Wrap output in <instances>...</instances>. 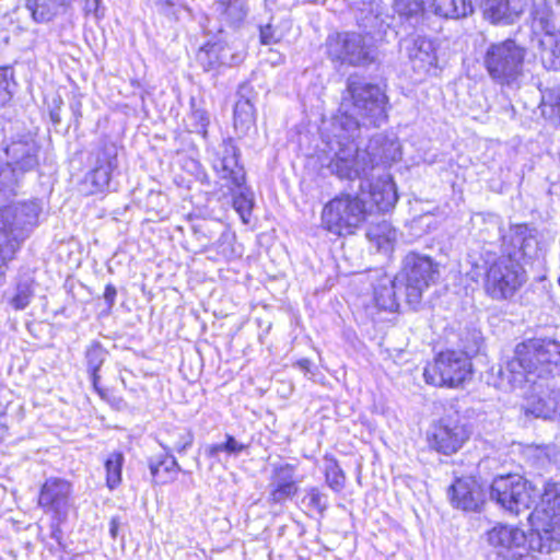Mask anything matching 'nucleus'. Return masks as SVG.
Here are the masks:
<instances>
[{
	"label": "nucleus",
	"instance_id": "c03bdc74",
	"mask_svg": "<svg viewBox=\"0 0 560 560\" xmlns=\"http://www.w3.org/2000/svg\"><path fill=\"white\" fill-rule=\"evenodd\" d=\"M303 503L307 508L318 512L319 514H324L328 506L326 494L320 492L319 489L316 487H312L306 490V494L303 498Z\"/></svg>",
	"mask_w": 560,
	"mask_h": 560
},
{
	"label": "nucleus",
	"instance_id": "4d7b16f0",
	"mask_svg": "<svg viewBox=\"0 0 560 560\" xmlns=\"http://www.w3.org/2000/svg\"><path fill=\"white\" fill-rule=\"evenodd\" d=\"M217 1L226 9L235 0H217Z\"/></svg>",
	"mask_w": 560,
	"mask_h": 560
},
{
	"label": "nucleus",
	"instance_id": "0eeeda50",
	"mask_svg": "<svg viewBox=\"0 0 560 560\" xmlns=\"http://www.w3.org/2000/svg\"><path fill=\"white\" fill-rule=\"evenodd\" d=\"M332 139L328 142L332 156L327 168L340 179H368L372 173L365 148L361 149L355 140L360 135L347 136L331 126ZM345 133H347L345 131Z\"/></svg>",
	"mask_w": 560,
	"mask_h": 560
},
{
	"label": "nucleus",
	"instance_id": "a878e982",
	"mask_svg": "<svg viewBox=\"0 0 560 560\" xmlns=\"http://www.w3.org/2000/svg\"><path fill=\"white\" fill-rule=\"evenodd\" d=\"M366 237L376 247L377 252L388 255L394 250L397 232L388 221L382 220L370 224Z\"/></svg>",
	"mask_w": 560,
	"mask_h": 560
},
{
	"label": "nucleus",
	"instance_id": "6e6d98bb",
	"mask_svg": "<svg viewBox=\"0 0 560 560\" xmlns=\"http://www.w3.org/2000/svg\"><path fill=\"white\" fill-rule=\"evenodd\" d=\"M50 118L52 120L54 124H58L60 121V116L57 112H51L50 113Z\"/></svg>",
	"mask_w": 560,
	"mask_h": 560
},
{
	"label": "nucleus",
	"instance_id": "c756f323",
	"mask_svg": "<svg viewBox=\"0 0 560 560\" xmlns=\"http://www.w3.org/2000/svg\"><path fill=\"white\" fill-rule=\"evenodd\" d=\"M106 357L107 351L98 341H93L85 350L88 371L91 375L93 386L96 389L100 380L98 371L106 360Z\"/></svg>",
	"mask_w": 560,
	"mask_h": 560
},
{
	"label": "nucleus",
	"instance_id": "de8ad7c7",
	"mask_svg": "<svg viewBox=\"0 0 560 560\" xmlns=\"http://www.w3.org/2000/svg\"><path fill=\"white\" fill-rule=\"evenodd\" d=\"M430 215L429 213H423L417 215L409 224L410 235L413 237H420L422 234L427 233L428 228L430 225L429 222Z\"/></svg>",
	"mask_w": 560,
	"mask_h": 560
},
{
	"label": "nucleus",
	"instance_id": "37998d69",
	"mask_svg": "<svg viewBox=\"0 0 560 560\" xmlns=\"http://www.w3.org/2000/svg\"><path fill=\"white\" fill-rule=\"evenodd\" d=\"M14 71L10 67H0V107L4 106L13 95Z\"/></svg>",
	"mask_w": 560,
	"mask_h": 560
},
{
	"label": "nucleus",
	"instance_id": "f8f14e48",
	"mask_svg": "<svg viewBox=\"0 0 560 560\" xmlns=\"http://www.w3.org/2000/svg\"><path fill=\"white\" fill-rule=\"evenodd\" d=\"M37 503L45 514L51 516L54 526L59 527L73 509L72 485L58 477L46 479L40 487ZM57 532H60L59 528L54 530V536Z\"/></svg>",
	"mask_w": 560,
	"mask_h": 560
},
{
	"label": "nucleus",
	"instance_id": "5fc2aeb1",
	"mask_svg": "<svg viewBox=\"0 0 560 560\" xmlns=\"http://www.w3.org/2000/svg\"><path fill=\"white\" fill-rule=\"evenodd\" d=\"M244 223H248L253 212H237Z\"/></svg>",
	"mask_w": 560,
	"mask_h": 560
},
{
	"label": "nucleus",
	"instance_id": "a18cd8bd",
	"mask_svg": "<svg viewBox=\"0 0 560 560\" xmlns=\"http://www.w3.org/2000/svg\"><path fill=\"white\" fill-rule=\"evenodd\" d=\"M33 298V290L30 283L23 282L16 285L14 295L10 300V304L15 310H24Z\"/></svg>",
	"mask_w": 560,
	"mask_h": 560
},
{
	"label": "nucleus",
	"instance_id": "423d86ee",
	"mask_svg": "<svg viewBox=\"0 0 560 560\" xmlns=\"http://www.w3.org/2000/svg\"><path fill=\"white\" fill-rule=\"evenodd\" d=\"M240 151L233 139H223L211 150V164L217 175L225 180L232 195L234 210H253L254 194L244 186L245 171L238 163Z\"/></svg>",
	"mask_w": 560,
	"mask_h": 560
},
{
	"label": "nucleus",
	"instance_id": "864d4df0",
	"mask_svg": "<svg viewBox=\"0 0 560 560\" xmlns=\"http://www.w3.org/2000/svg\"><path fill=\"white\" fill-rule=\"evenodd\" d=\"M101 0H86V7L89 11H97V5Z\"/></svg>",
	"mask_w": 560,
	"mask_h": 560
},
{
	"label": "nucleus",
	"instance_id": "680f3d73",
	"mask_svg": "<svg viewBox=\"0 0 560 560\" xmlns=\"http://www.w3.org/2000/svg\"><path fill=\"white\" fill-rule=\"evenodd\" d=\"M558 283L560 284V278L558 279Z\"/></svg>",
	"mask_w": 560,
	"mask_h": 560
},
{
	"label": "nucleus",
	"instance_id": "bf43d9fd",
	"mask_svg": "<svg viewBox=\"0 0 560 560\" xmlns=\"http://www.w3.org/2000/svg\"><path fill=\"white\" fill-rule=\"evenodd\" d=\"M34 208H35V209H38V210H42L43 206H42V205H38V203H34Z\"/></svg>",
	"mask_w": 560,
	"mask_h": 560
},
{
	"label": "nucleus",
	"instance_id": "9d476101",
	"mask_svg": "<svg viewBox=\"0 0 560 560\" xmlns=\"http://www.w3.org/2000/svg\"><path fill=\"white\" fill-rule=\"evenodd\" d=\"M470 359L462 352L448 350L436 355L423 371L424 381L439 387H459L471 377Z\"/></svg>",
	"mask_w": 560,
	"mask_h": 560
},
{
	"label": "nucleus",
	"instance_id": "49530a36",
	"mask_svg": "<svg viewBox=\"0 0 560 560\" xmlns=\"http://www.w3.org/2000/svg\"><path fill=\"white\" fill-rule=\"evenodd\" d=\"M423 0H394L395 11L405 16H416L423 11Z\"/></svg>",
	"mask_w": 560,
	"mask_h": 560
},
{
	"label": "nucleus",
	"instance_id": "8fccbe9b",
	"mask_svg": "<svg viewBox=\"0 0 560 560\" xmlns=\"http://www.w3.org/2000/svg\"><path fill=\"white\" fill-rule=\"evenodd\" d=\"M116 295H117V290H116L115 285L108 283L105 287V291H104V300H105L108 308H112L114 306Z\"/></svg>",
	"mask_w": 560,
	"mask_h": 560
},
{
	"label": "nucleus",
	"instance_id": "4c0bfd02",
	"mask_svg": "<svg viewBox=\"0 0 560 560\" xmlns=\"http://www.w3.org/2000/svg\"><path fill=\"white\" fill-rule=\"evenodd\" d=\"M71 0H35V7H31L32 15L37 22L49 21L62 5Z\"/></svg>",
	"mask_w": 560,
	"mask_h": 560
},
{
	"label": "nucleus",
	"instance_id": "79ce46f5",
	"mask_svg": "<svg viewBox=\"0 0 560 560\" xmlns=\"http://www.w3.org/2000/svg\"><path fill=\"white\" fill-rule=\"evenodd\" d=\"M325 478L330 489L339 492L343 489L346 477L337 460L326 459Z\"/></svg>",
	"mask_w": 560,
	"mask_h": 560
},
{
	"label": "nucleus",
	"instance_id": "7ed1b4c3",
	"mask_svg": "<svg viewBox=\"0 0 560 560\" xmlns=\"http://www.w3.org/2000/svg\"><path fill=\"white\" fill-rule=\"evenodd\" d=\"M387 96L377 85L351 75L347 80L338 113L331 126L347 136L361 135L366 126L378 127L387 119Z\"/></svg>",
	"mask_w": 560,
	"mask_h": 560
},
{
	"label": "nucleus",
	"instance_id": "052dcab7",
	"mask_svg": "<svg viewBox=\"0 0 560 560\" xmlns=\"http://www.w3.org/2000/svg\"><path fill=\"white\" fill-rule=\"evenodd\" d=\"M557 114L560 116V103L557 105Z\"/></svg>",
	"mask_w": 560,
	"mask_h": 560
},
{
	"label": "nucleus",
	"instance_id": "412c9836",
	"mask_svg": "<svg viewBox=\"0 0 560 560\" xmlns=\"http://www.w3.org/2000/svg\"><path fill=\"white\" fill-rule=\"evenodd\" d=\"M371 281L376 306L380 310L396 312L399 307L396 291L399 281L396 277L393 279L383 270H375L371 275Z\"/></svg>",
	"mask_w": 560,
	"mask_h": 560
},
{
	"label": "nucleus",
	"instance_id": "3c124183",
	"mask_svg": "<svg viewBox=\"0 0 560 560\" xmlns=\"http://www.w3.org/2000/svg\"><path fill=\"white\" fill-rule=\"evenodd\" d=\"M119 527H120L119 518L112 517L110 523H109V534H110L112 538H116L118 536Z\"/></svg>",
	"mask_w": 560,
	"mask_h": 560
},
{
	"label": "nucleus",
	"instance_id": "aec40b11",
	"mask_svg": "<svg viewBox=\"0 0 560 560\" xmlns=\"http://www.w3.org/2000/svg\"><path fill=\"white\" fill-rule=\"evenodd\" d=\"M526 399L525 410L537 418L551 419L558 410V401L546 386V381L540 385L523 388Z\"/></svg>",
	"mask_w": 560,
	"mask_h": 560
},
{
	"label": "nucleus",
	"instance_id": "e433bc0d",
	"mask_svg": "<svg viewBox=\"0 0 560 560\" xmlns=\"http://www.w3.org/2000/svg\"><path fill=\"white\" fill-rule=\"evenodd\" d=\"M168 440L163 442L164 445H168L172 450L178 453H184L188 447L192 445L194 434L187 428H172L166 430Z\"/></svg>",
	"mask_w": 560,
	"mask_h": 560
},
{
	"label": "nucleus",
	"instance_id": "ea45409f",
	"mask_svg": "<svg viewBox=\"0 0 560 560\" xmlns=\"http://www.w3.org/2000/svg\"><path fill=\"white\" fill-rule=\"evenodd\" d=\"M114 170H109L108 166L94 165L93 168L85 175V184H90L94 191H101L108 187L110 175Z\"/></svg>",
	"mask_w": 560,
	"mask_h": 560
},
{
	"label": "nucleus",
	"instance_id": "7c9ffc66",
	"mask_svg": "<svg viewBox=\"0 0 560 560\" xmlns=\"http://www.w3.org/2000/svg\"><path fill=\"white\" fill-rule=\"evenodd\" d=\"M371 197L377 210H390L396 206L398 200L397 190L392 180L374 186L371 191Z\"/></svg>",
	"mask_w": 560,
	"mask_h": 560
},
{
	"label": "nucleus",
	"instance_id": "1a4fd4ad",
	"mask_svg": "<svg viewBox=\"0 0 560 560\" xmlns=\"http://www.w3.org/2000/svg\"><path fill=\"white\" fill-rule=\"evenodd\" d=\"M490 498L505 511L518 515L536 504L538 490L520 475H501L492 480Z\"/></svg>",
	"mask_w": 560,
	"mask_h": 560
},
{
	"label": "nucleus",
	"instance_id": "a19ab883",
	"mask_svg": "<svg viewBox=\"0 0 560 560\" xmlns=\"http://www.w3.org/2000/svg\"><path fill=\"white\" fill-rule=\"evenodd\" d=\"M189 130L201 135L203 138L207 137L208 126L210 124V117L207 110L196 107L195 103L191 102V113L188 117Z\"/></svg>",
	"mask_w": 560,
	"mask_h": 560
},
{
	"label": "nucleus",
	"instance_id": "cd10ccee",
	"mask_svg": "<svg viewBox=\"0 0 560 560\" xmlns=\"http://www.w3.org/2000/svg\"><path fill=\"white\" fill-rule=\"evenodd\" d=\"M434 12L438 15L458 19L474 12L472 0H431Z\"/></svg>",
	"mask_w": 560,
	"mask_h": 560
},
{
	"label": "nucleus",
	"instance_id": "a211bd4d",
	"mask_svg": "<svg viewBox=\"0 0 560 560\" xmlns=\"http://www.w3.org/2000/svg\"><path fill=\"white\" fill-rule=\"evenodd\" d=\"M7 163L22 176L38 165V145L32 138L12 141L5 147Z\"/></svg>",
	"mask_w": 560,
	"mask_h": 560
},
{
	"label": "nucleus",
	"instance_id": "72a5a7b5",
	"mask_svg": "<svg viewBox=\"0 0 560 560\" xmlns=\"http://www.w3.org/2000/svg\"><path fill=\"white\" fill-rule=\"evenodd\" d=\"M483 338L481 331L476 328H466L459 336V346L463 354L468 359L478 354L481 350Z\"/></svg>",
	"mask_w": 560,
	"mask_h": 560
},
{
	"label": "nucleus",
	"instance_id": "2eb2a0df",
	"mask_svg": "<svg viewBox=\"0 0 560 560\" xmlns=\"http://www.w3.org/2000/svg\"><path fill=\"white\" fill-rule=\"evenodd\" d=\"M371 173L375 168H387L401 158V147L397 137L376 133L365 145Z\"/></svg>",
	"mask_w": 560,
	"mask_h": 560
},
{
	"label": "nucleus",
	"instance_id": "f257e3e1",
	"mask_svg": "<svg viewBox=\"0 0 560 560\" xmlns=\"http://www.w3.org/2000/svg\"><path fill=\"white\" fill-rule=\"evenodd\" d=\"M537 246L526 224L511 226L502 236L501 254L490 262L483 288L488 296L495 301L511 300L527 281L524 260Z\"/></svg>",
	"mask_w": 560,
	"mask_h": 560
},
{
	"label": "nucleus",
	"instance_id": "c9c22d12",
	"mask_svg": "<svg viewBox=\"0 0 560 560\" xmlns=\"http://www.w3.org/2000/svg\"><path fill=\"white\" fill-rule=\"evenodd\" d=\"M124 460V454L118 451L110 453L106 458V482L109 489H115L118 485H120Z\"/></svg>",
	"mask_w": 560,
	"mask_h": 560
},
{
	"label": "nucleus",
	"instance_id": "f3484780",
	"mask_svg": "<svg viewBox=\"0 0 560 560\" xmlns=\"http://www.w3.org/2000/svg\"><path fill=\"white\" fill-rule=\"evenodd\" d=\"M269 497L272 503H283L292 499L299 490L295 467L291 464L275 465L270 476Z\"/></svg>",
	"mask_w": 560,
	"mask_h": 560
},
{
	"label": "nucleus",
	"instance_id": "4468645a",
	"mask_svg": "<svg viewBox=\"0 0 560 560\" xmlns=\"http://www.w3.org/2000/svg\"><path fill=\"white\" fill-rule=\"evenodd\" d=\"M400 50L408 58L413 71L420 77L436 70V51L430 38L419 34L408 35L400 40Z\"/></svg>",
	"mask_w": 560,
	"mask_h": 560
},
{
	"label": "nucleus",
	"instance_id": "6e6552de",
	"mask_svg": "<svg viewBox=\"0 0 560 560\" xmlns=\"http://www.w3.org/2000/svg\"><path fill=\"white\" fill-rule=\"evenodd\" d=\"M439 277L438 262L428 255L411 250L402 258L396 279L405 287L406 302L416 307L421 302L423 292L434 284Z\"/></svg>",
	"mask_w": 560,
	"mask_h": 560
},
{
	"label": "nucleus",
	"instance_id": "f704fd0d",
	"mask_svg": "<svg viewBox=\"0 0 560 560\" xmlns=\"http://www.w3.org/2000/svg\"><path fill=\"white\" fill-rule=\"evenodd\" d=\"M117 154L118 148L114 142L102 140L93 153L95 159L94 165L108 166L109 170H115L117 167Z\"/></svg>",
	"mask_w": 560,
	"mask_h": 560
},
{
	"label": "nucleus",
	"instance_id": "6ab92c4d",
	"mask_svg": "<svg viewBox=\"0 0 560 560\" xmlns=\"http://www.w3.org/2000/svg\"><path fill=\"white\" fill-rule=\"evenodd\" d=\"M451 502L463 511H478L485 502V492L474 478H459L450 488Z\"/></svg>",
	"mask_w": 560,
	"mask_h": 560
},
{
	"label": "nucleus",
	"instance_id": "603ef678",
	"mask_svg": "<svg viewBox=\"0 0 560 560\" xmlns=\"http://www.w3.org/2000/svg\"><path fill=\"white\" fill-rule=\"evenodd\" d=\"M296 364L304 372L311 371L312 362L308 359H302Z\"/></svg>",
	"mask_w": 560,
	"mask_h": 560
},
{
	"label": "nucleus",
	"instance_id": "dca6fc26",
	"mask_svg": "<svg viewBox=\"0 0 560 560\" xmlns=\"http://www.w3.org/2000/svg\"><path fill=\"white\" fill-rule=\"evenodd\" d=\"M488 542L492 547L488 553H498L502 558H510L511 553L525 550L526 535L524 530L508 525H497L487 534Z\"/></svg>",
	"mask_w": 560,
	"mask_h": 560
},
{
	"label": "nucleus",
	"instance_id": "4be33fe9",
	"mask_svg": "<svg viewBox=\"0 0 560 560\" xmlns=\"http://www.w3.org/2000/svg\"><path fill=\"white\" fill-rule=\"evenodd\" d=\"M366 212H322V224L338 236L353 234L365 220Z\"/></svg>",
	"mask_w": 560,
	"mask_h": 560
},
{
	"label": "nucleus",
	"instance_id": "ddd939ff",
	"mask_svg": "<svg viewBox=\"0 0 560 560\" xmlns=\"http://www.w3.org/2000/svg\"><path fill=\"white\" fill-rule=\"evenodd\" d=\"M469 430L458 419L451 417L441 419L428 434L431 448L444 455L456 453L469 438Z\"/></svg>",
	"mask_w": 560,
	"mask_h": 560
},
{
	"label": "nucleus",
	"instance_id": "c85d7f7f",
	"mask_svg": "<svg viewBox=\"0 0 560 560\" xmlns=\"http://www.w3.org/2000/svg\"><path fill=\"white\" fill-rule=\"evenodd\" d=\"M540 506L542 512L552 523H558L560 516V488L558 483L547 482L544 492L540 494Z\"/></svg>",
	"mask_w": 560,
	"mask_h": 560
},
{
	"label": "nucleus",
	"instance_id": "b1692460",
	"mask_svg": "<svg viewBox=\"0 0 560 560\" xmlns=\"http://www.w3.org/2000/svg\"><path fill=\"white\" fill-rule=\"evenodd\" d=\"M160 445L165 451V454L151 458L149 469L158 482L166 485L176 480L177 474L182 471V468L172 455L171 447L164 445L163 441H160Z\"/></svg>",
	"mask_w": 560,
	"mask_h": 560
},
{
	"label": "nucleus",
	"instance_id": "473e14b6",
	"mask_svg": "<svg viewBox=\"0 0 560 560\" xmlns=\"http://www.w3.org/2000/svg\"><path fill=\"white\" fill-rule=\"evenodd\" d=\"M247 446V444L237 441L233 435L226 434L224 442L208 445L206 447V454L210 458H219V455L222 452L230 456H237L246 450Z\"/></svg>",
	"mask_w": 560,
	"mask_h": 560
},
{
	"label": "nucleus",
	"instance_id": "2f4dec72",
	"mask_svg": "<svg viewBox=\"0 0 560 560\" xmlns=\"http://www.w3.org/2000/svg\"><path fill=\"white\" fill-rule=\"evenodd\" d=\"M248 91L247 84H242L238 89V96L240 98L235 103L234 106V121L235 125L237 124H249L254 120L255 116V108L250 100L246 96V93Z\"/></svg>",
	"mask_w": 560,
	"mask_h": 560
},
{
	"label": "nucleus",
	"instance_id": "f03ea898",
	"mask_svg": "<svg viewBox=\"0 0 560 560\" xmlns=\"http://www.w3.org/2000/svg\"><path fill=\"white\" fill-rule=\"evenodd\" d=\"M560 365V342L530 338L515 346L514 357L498 371L495 386L504 392L540 385Z\"/></svg>",
	"mask_w": 560,
	"mask_h": 560
},
{
	"label": "nucleus",
	"instance_id": "09e8293b",
	"mask_svg": "<svg viewBox=\"0 0 560 560\" xmlns=\"http://www.w3.org/2000/svg\"><path fill=\"white\" fill-rule=\"evenodd\" d=\"M282 38V33L279 32L272 24L260 26V42L264 45H271L279 43Z\"/></svg>",
	"mask_w": 560,
	"mask_h": 560
},
{
	"label": "nucleus",
	"instance_id": "bb28decb",
	"mask_svg": "<svg viewBox=\"0 0 560 560\" xmlns=\"http://www.w3.org/2000/svg\"><path fill=\"white\" fill-rule=\"evenodd\" d=\"M22 179L15 168L0 160V210H7L5 203L19 195Z\"/></svg>",
	"mask_w": 560,
	"mask_h": 560
},
{
	"label": "nucleus",
	"instance_id": "5701e85b",
	"mask_svg": "<svg viewBox=\"0 0 560 560\" xmlns=\"http://www.w3.org/2000/svg\"><path fill=\"white\" fill-rule=\"evenodd\" d=\"M525 8V0H483V12L492 23H512Z\"/></svg>",
	"mask_w": 560,
	"mask_h": 560
},
{
	"label": "nucleus",
	"instance_id": "13d9d810",
	"mask_svg": "<svg viewBox=\"0 0 560 560\" xmlns=\"http://www.w3.org/2000/svg\"><path fill=\"white\" fill-rule=\"evenodd\" d=\"M27 7L31 10V7H35V0H27Z\"/></svg>",
	"mask_w": 560,
	"mask_h": 560
},
{
	"label": "nucleus",
	"instance_id": "9b49d317",
	"mask_svg": "<svg viewBox=\"0 0 560 560\" xmlns=\"http://www.w3.org/2000/svg\"><path fill=\"white\" fill-rule=\"evenodd\" d=\"M37 222V212H0V261L14 257Z\"/></svg>",
	"mask_w": 560,
	"mask_h": 560
},
{
	"label": "nucleus",
	"instance_id": "393cba45",
	"mask_svg": "<svg viewBox=\"0 0 560 560\" xmlns=\"http://www.w3.org/2000/svg\"><path fill=\"white\" fill-rule=\"evenodd\" d=\"M197 61L205 71H211L220 66H231L234 61V56L229 46L222 43H211L198 51Z\"/></svg>",
	"mask_w": 560,
	"mask_h": 560
},
{
	"label": "nucleus",
	"instance_id": "58836bf2",
	"mask_svg": "<svg viewBox=\"0 0 560 560\" xmlns=\"http://www.w3.org/2000/svg\"><path fill=\"white\" fill-rule=\"evenodd\" d=\"M324 210H365V208L363 201L358 196L342 192L331 199Z\"/></svg>",
	"mask_w": 560,
	"mask_h": 560
},
{
	"label": "nucleus",
	"instance_id": "20e7f679",
	"mask_svg": "<svg viewBox=\"0 0 560 560\" xmlns=\"http://www.w3.org/2000/svg\"><path fill=\"white\" fill-rule=\"evenodd\" d=\"M390 16L384 13L381 2L369 0L358 8L355 20L364 33L343 32L330 35L327 39V52L332 60L350 66H366L374 60L375 33L384 32Z\"/></svg>",
	"mask_w": 560,
	"mask_h": 560
},
{
	"label": "nucleus",
	"instance_id": "39448f33",
	"mask_svg": "<svg viewBox=\"0 0 560 560\" xmlns=\"http://www.w3.org/2000/svg\"><path fill=\"white\" fill-rule=\"evenodd\" d=\"M526 49L514 39L491 43L482 55V66L501 90H518L525 79Z\"/></svg>",
	"mask_w": 560,
	"mask_h": 560
}]
</instances>
